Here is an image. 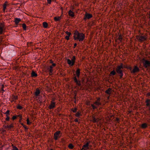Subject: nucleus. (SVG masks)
Returning <instances> with one entry per match:
<instances>
[{"instance_id": "obj_1", "label": "nucleus", "mask_w": 150, "mask_h": 150, "mask_svg": "<svg viewBox=\"0 0 150 150\" xmlns=\"http://www.w3.org/2000/svg\"><path fill=\"white\" fill-rule=\"evenodd\" d=\"M125 67V66L122 64L118 66L117 69L116 71L118 74H120V78H122L123 76L121 69L124 68Z\"/></svg>"}, {"instance_id": "obj_2", "label": "nucleus", "mask_w": 150, "mask_h": 150, "mask_svg": "<svg viewBox=\"0 0 150 150\" xmlns=\"http://www.w3.org/2000/svg\"><path fill=\"white\" fill-rule=\"evenodd\" d=\"M85 35L83 33H80L78 31H76L74 33V38H84Z\"/></svg>"}, {"instance_id": "obj_3", "label": "nucleus", "mask_w": 150, "mask_h": 150, "mask_svg": "<svg viewBox=\"0 0 150 150\" xmlns=\"http://www.w3.org/2000/svg\"><path fill=\"white\" fill-rule=\"evenodd\" d=\"M143 62L144 66L146 68H147L150 67V62L148 60H146L143 59Z\"/></svg>"}, {"instance_id": "obj_4", "label": "nucleus", "mask_w": 150, "mask_h": 150, "mask_svg": "<svg viewBox=\"0 0 150 150\" xmlns=\"http://www.w3.org/2000/svg\"><path fill=\"white\" fill-rule=\"evenodd\" d=\"M75 60V56L73 57V58L71 60H70L69 59H67V62L68 64L71 66H72L74 65Z\"/></svg>"}, {"instance_id": "obj_5", "label": "nucleus", "mask_w": 150, "mask_h": 150, "mask_svg": "<svg viewBox=\"0 0 150 150\" xmlns=\"http://www.w3.org/2000/svg\"><path fill=\"white\" fill-rule=\"evenodd\" d=\"M92 17V14L87 13L85 14L84 16V19L85 20H86L87 19H89L90 18H91Z\"/></svg>"}, {"instance_id": "obj_6", "label": "nucleus", "mask_w": 150, "mask_h": 150, "mask_svg": "<svg viewBox=\"0 0 150 150\" xmlns=\"http://www.w3.org/2000/svg\"><path fill=\"white\" fill-rule=\"evenodd\" d=\"M89 143L88 142L86 143V144L84 145L83 146V147L81 149V150H86L88 149V146H89Z\"/></svg>"}, {"instance_id": "obj_7", "label": "nucleus", "mask_w": 150, "mask_h": 150, "mask_svg": "<svg viewBox=\"0 0 150 150\" xmlns=\"http://www.w3.org/2000/svg\"><path fill=\"white\" fill-rule=\"evenodd\" d=\"M60 133V131L56 132L54 134V137L55 139L57 140L58 138L59 137V135Z\"/></svg>"}, {"instance_id": "obj_8", "label": "nucleus", "mask_w": 150, "mask_h": 150, "mask_svg": "<svg viewBox=\"0 0 150 150\" xmlns=\"http://www.w3.org/2000/svg\"><path fill=\"white\" fill-rule=\"evenodd\" d=\"M139 71V68L137 66L135 67L133 69H132V73H135L138 72Z\"/></svg>"}, {"instance_id": "obj_9", "label": "nucleus", "mask_w": 150, "mask_h": 150, "mask_svg": "<svg viewBox=\"0 0 150 150\" xmlns=\"http://www.w3.org/2000/svg\"><path fill=\"white\" fill-rule=\"evenodd\" d=\"M4 26V25L2 23L0 24V34H1L3 31V28Z\"/></svg>"}, {"instance_id": "obj_10", "label": "nucleus", "mask_w": 150, "mask_h": 150, "mask_svg": "<svg viewBox=\"0 0 150 150\" xmlns=\"http://www.w3.org/2000/svg\"><path fill=\"white\" fill-rule=\"evenodd\" d=\"M21 21V19L20 18H16L15 19L14 22L15 24L17 25L19 22Z\"/></svg>"}, {"instance_id": "obj_11", "label": "nucleus", "mask_w": 150, "mask_h": 150, "mask_svg": "<svg viewBox=\"0 0 150 150\" xmlns=\"http://www.w3.org/2000/svg\"><path fill=\"white\" fill-rule=\"evenodd\" d=\"M99 119L96 118L94 116H93L92 117V121L94 122H97L99 121Z\"/></svg>"}, {"instance_id": "obj_12", "label": "nucleus", "mask_w": 150, "mask_h": 150, "mask_svg": "<svg viewBox=\"0 0 150 150\" xmlns=\"http://www.w3.org/2000/svg\"><path fill=\"white\" fill-rule=\"evenodd\" d=\"M112 92V90L110 88H109L108 89L106 90L105 92L108 94H110Z\"/></svg>"}, {"instance_id": "obj_13", "label": "nucleus", "mask_w": 150, "mask_h": 150, "mask_svg": "<svg viewBox=\"0 0 150 150\" xmlns=\"http://www.w3.org/2000/svg\"><path fill=\"white\" fill-rule=\"evenodd\" d=\"M147 127V125L146 123L142 124L141 125V127L143 128H146Z\"/></svg>"}, {"instance_id": "obj_14", "label": "nucleus", "mask_w": 150, "mask_h": 150, "mask_svg": "<svg viewBox=\"0 0 150 150\" xmlns=\"http://www.w3.org/2000/svg\"><path fill=\"white\" fill-rule=\"evenodd\" d=\"M54 102H52L49 106V108L50 109L53 108L54 107Z\"/></svg>"}, {"instance_id": "obj_15", "label": "nucleus", "mask_w": 150, "mask_h": 150, "mask_svg": "<svg viewBox=\"0 0 150 150\" xmlns=\"http://www.w3.org/2000/svg\"><path fill=\"white\" fill-rule=\"evenodd\" d=\"M69 14L71 17H73L74 16V13L71 10H70L69 12Z\"/></svg>"}, {"instance_id": "obj_16", "label": "nucleus", "mask_w": 150, "mask_h": 150, "mask_svg": "<svg viewBox=\"0 0 150 150\" xmlns=\"http://www.w3.org/2000/svg\"><path fill=\"white\" fill-rule=\"evenodd\" d=\"M43 27L45 28H46L48 26V24L47 23L44 22L43 23Z\"/></svg>"}, {"instance_id": "obj_17", "label": "nucleus", "mask_w": 150, "mask_h": 150, "mask_svg": "<svg viewBox=\"0 0 150 150\" xmlns=\"http://www.w3.org/2000/svg\"><path fill=\"white\" fill-rule=\"evenodd\" d=\"M60 17H54V19L55 21H59L61 19Z\"/></svg>"}, {"instance_id": "obj_18", "label": "nucleus", "mask_w": 150, "mask_h": 150, "mask_svg": "<svg viewBox=\"0 0 150 150\" xmlns=\"http://www.w3.org/2000/svg\"><path fill=\"white\" fill-rule=\"evenodd\" d=\"M31 76L32 77H35L37 76V75L34 71H32L31 73Z\"/></svg>"}, {"instance_id": "obj_19", "label": "nucleus", "mask_w": 150, "mask_h": 150, "mask_svg": "<svg viewBox=\"0 0 150 150\" xmlns=\"http://www.w3.org/2000/svg\"><path fill=\"white\" fill-rule=\"evenodd\" d=\"M122 38H117L115 39V40L117 42L119 43L120 42H121L122 40Z\"/></svg>"}, {"instance_id": "obj_20", "label": "nucleus", "mask_w": 150, "mask_h": 150, "mask_svg": "<svg viewBox=\"0 0 150 150\" xmlns=\"http://www.w3.org/2000/svg\"><path fill=\"white\" fill-rule=\"evenodd\" d=\"M66 33L67 34V35L66 36L65 38H69L71 34V33L69 32L68 31H66Z\"/></svg>"}, {"instance_id": "obj_21", "label": "nucleus", "mask_w": 150, "mask_h": 150, "mask_svg": "<svg viewBox=\"0 0 150 150\" xmlns=\"http://www.w3.org/2000/svg\"><path fill=\"white\" fill-rule=\"evenodd\" d=\"M80 74V70L78 69L76 71V74L77 77L79 76Z\"/></svg>"}, {"instance_id": "obj_22", "label": "nucleus", "mask_w": 150, "mask_h": 150, "mask_svg": "<svg viewBox=\"0 0 150 150\" xmlns=\"http://www.w3.org/2000/svg\"><path fill=\"white\" fill-rule=\"evenodd\" d=\"M40 92L39 90L37 89L35 92V95H36V96H38L39 94H40Z\"/></svg>"}, {"instance_id": "obj_23", "label": "nucleus", "mask_w": 150, "mask_h": 150, "mask_svg": "<svg viewBox=\"0 0 150 150\" xmlns=\"http://www.w3.org/2000/svg\"><path fill=\"white\" fill-rule=\"evenodd\" d=\"M75 40H78L79 41H83L84 38H74Z\"/></svg>"}, {"instance_id": "obj_24", "label": "nucleus", "mask_w": 150, "mask_h": 150, "mask_svg": "<svg viewBox=\"0 0 150 150\" xmlns=\"http://www.w3.org/2000/svg\"><path fill=\"white\" fill-rule=\"evenodd\" d=\"M94 103L96 105H101V103H100L99 101H96Z\"/></svg>"}, {"instance_id": "obj_25", "label": "nucleus", "mask_w": 150, "mask_h": 150, "mask_svg": "<svg viewBox=\"0 0 150 150\" xmlns=\"http://www.w3.org/2000/svg\"><path fill=\"white\" fill-rule=\"evenodd\" d=\"M22 27H23V29L24 30H26V25L25 23H23L22 24Z\"/></svg>"}, {"instance_id": "obj_26", "label": "nucleus", "mask_w": 150, "mask_h": 150, "mask_svg": "<svg viewBox=\"0 0 150 150\" xmlns=\"http://www.w3.org/2000/svg\"><path fill=\"white\" fill-rule=\"evenodd\" d=\"M110 74L111 75H114L115 74V71H113L111 72Z\"/></svg>"}, {"instance_id": "obj_27", "label": "nucleus", "mask_w": 150, "mask_h": 150, "mask_svg": "<svg viewBox=\"0 0 150 150\" xmlns=\"http://www.w3.org/2000/svg\"><path fill=\"white\" fill-rule=\"evenodd\" d=\"M69 148L71 149H72L73 148V145L71 144H70L69 145Z\"/></svg>"}, {"instance_id": "obj_28", "label": "nucleus", "mask_w": 150, "mask_h": 150, "mask_svg": "<svg viewBox=\"0 0 150 150\" xmlns=\"http://www.w3.org/2000/svg\"><path fill=\"white\" fill-rule=\"evenodd\" d=\"M7 6H6L5 5H3V10L4 12L5 11V9L6 8V7Z\"/></svg>"}, {"instance_id": "obj_29", "label": "nucleus", "mask_w": 150, "mask_h": 150, "mask_svg": "<svg viewBox=\"0 0 150 150\" xmlns=\"http://www.w3.org/2000/svg\"><path fill=\"white\" fill-rule=\"evenodd\" d=\"M48 69L49 71L50 74V75H51L52 74V69H48Z\"/></svg>"}, {"instance_id": "obj_30", "label": "nucleus", "mask_w": 150, "mask_h": 150, "mask_svg": "<svg viewBox=\"0 0 150 150\" xmlns=\"http://www.w3.org/2000/svg\"><path fill=\"white\" fill-rule=\"evenodd\" d=\"M146 105L149 107V110L150 111V103H146Z\"/></svg>"}, {"instance_id": "obj_31", "label": "nucleus", "mask_w": 150, "mask_h": 150, "mask_svg": "<svg viewBox=\"0 0 150 150\" xmlns=\"http://www.w3.org/2000/svg\"><path fill=\"white\" fill-rule=\"evenodd\" d=\"M138 39H139V40H146V38H138Z\"/></svg>"}, {"instance_id": "obj_32", "label": "nucleus", "mask_w": 150, "mask_h": 150, "mask_svg": "<svg viewBox=\"0 0 150 150\" xmlns=\"http://www.w3.org/2000/svg\"><path fill=\"white\" fill-rule=\"evenodd\" d=\"M91 105L93 109H95L97 108V107L94 106L93 104H92Z\"/></svg>"}, {"instance_id": "obj_33", "label": "nucleus", "mask_w": 150, "mask_h": 150, "mask_svg": "<svg viewBox=\"0 0 150 150\" xmlns=\"http://www.w3.org/2000/svg\"><path fill=\"white\" fill-rule=\"evenodd\" d=\"M17 108L20 109H21L22 108V107L20 105H18L17 107Z\"/></svg>"}, {"instance_id": "obj_34", "label": "nucleus", "mask_w": 150, "mask_h": 150, "mask_svg": "<svg viewBox=\"0 0 150 150\" xmlns=\"http://www.w3.org/2000/svg\"><path fill=\"white\" fill-rule=\"evenodd\" d=\"M6 120H8L9 119V117L8 116V115H6Z\"/></svg>"}, {"instance_id": "obj_35", "label": "nucleus", "mask_w": 150, "mask_h": 150, "mask_svg": "<svg viewBox=\"0 0 150 150\" xmlns=\"http://www.w3.org/2000/svg\"><path fill=\"white\" fill-rule=\"evenodd\" d=\"M4 87V85H2L1 86V89L2 91H4V90L3 89V88Z\"/></svg>"}, {"instance_id": "obj_36", "label": "nucleus", "mask_w": 150, "mask_h": 150, "mask_svg": "<svg viewBox=\"0 0 150 150\" xmlns=\"http://www.w3.org/2000/svg\"><path fill=\"white\" fill-rule=\"evenodd\" d=\"M27 124L28 125H30V122H29V120L28 119L27 120Z\"/></svg>"}, {"instance_id": "obj_37", "label": "nucleus", "mask_w": 150, "mask_h": 150, "mask_svg": "<svg viewBox=\"0 0 150 150\" xmlns=\"http://www.w3.org/2000/svg\"><path fill=\"white\" fill-rule=\"evenodd\" d=\"M13 150H18V149L16 147L14 146L13 147Z\"/></svg>"}, {"instance_id": "obj_38", "label": "nucleus", "mask_w": 150, "mask_h": 150, "mask_svg": "<svg viewBox=\"0 0 150 150\" xmlns=\"http://www.w3.org/2000/svg\"><path fill=\"white\" fill-rule=\"evenodd\" d=\"M13 127V126L12 124H11L10 125H8V129H10L12 127Z\"/></svg>"}, {"instance_id": "obj_39", "label": "nucleus", "mask_w": 150, "mask_h": 150, "mask_svg": "<svg viewBox=\"0 0 150 150\" xmlns=\"http://www.w3.org/2000/svg\"><path fill=\"white\" fill-rule=\"evenodd\" d=\"M76 110L77 108H74V109L72 110L73 111V112H76Z\"/></svg>"}, {"instance_id": "obj_40", "label": "nucleus", "mask_w": 150, "mask_h": 150, "mask_svg": "<svg viewBox=\"0 0 150 150\" xmlns=\"http://www.w3.org/2000/svg\"><path fill=\"white\" fill-rule=\"evenodd\" d=\"M74 81L76 83L77 82V81H77V80L76 77H75L74 78Z\"/></svg>"}, {"instance_id": "obj_41", "label": "nucleus", "mask_w": 150, "mask_h": 150, "mask_svg": "<svg viewBox=\"0 0 150 150\" xmlns=\"http://www.w3.org/2000/svg\"><path fill=\"white\" fill-rule=\"evenodd\" d=\"M9 110H8L6 111V112L5 113V114H6V115H8L9 114Z\"/></svg>"}, {"instance_id": "obj_42", "label": "nucleus", "mask_w": 150, "mask_h": 150, "mask_svg": "<svg viewBox=\"0 0 150 150\" xmlns=\"http://www.w3.org/2000/svg\"><path fill=\"white\" fill-rule=\"evenodd\" d=\"M146 103H150V100L147 99L146 101Z\"/></svg>"}, {"instance_id": "obj_43", "label": "nucleus", "mask_w": 150, "mask_h": 150, "mask_svg": "<svg viewBox=\"0 0 150 150\" xmlns=\"http://www.w3.org/2000/svg\"><path fill=\"white\" fill-rule=\"evenodd\" d=\"M79 115H80V113L79 112H77L76 114V116H77V117L79 116Z\"/></svg>"}, {"instance_id": "obj_44", "label": "nucleus", "mask_w": 150, "mask_h": 150, "mask_svg": "<svg viewBox=\"0 0 150 150\" xmlns=\"http://www.w3.org/2000/svg\"><path fill=\"white\" fill-rule=\"evenodd\" d=\"M47 1L48 4H50L51 2V0H47Z\"/></svg>"}, {"instance_id": "obj_45", "label": "nucleus", "mask_w": 150, "mask_h": 150, "mask_svg": "<svg viewBox=\"0 0 150 150\" xmlns=\"http://www.w3.org/2000/svg\"><path fill=\"white\" fill-rule=\"evenodd\" d=\"M16 118V116H13V117H12V119L13 120H14Z\"/></svg>"}, {"instance_id": "obj_46", "label": "nucleus", "mask_w": 150, "mask_h": 150, "mask_svg": "<svg viewBox=\"0 0 150 150\" xmlns=\"http://www.w3.org/2000/svg\"><path fill=\"white\" fill-rule=\"evenodd\" d=\"M76 84L79 86H80L81 85V84L80 83V82H78L77 81V82H76Z\"/></svg>"}, {"instance_id": "obj_47", "label": "nucleus", "mask_w": 150, "mask_h": 150, "mask_svg": "<svg viewBox=\"0 0 150 150\" xmlns=\"http://www.w3.org/2000/svg\"><path fill=\"white\" fill-rule=\"evenodd\" d=\"M4 127H5V128H8V125H5L4 126Z\"/></svg>"}, {"instance_id": "obj_48", "label": "nucleus", "mask_w": 150, "mask_h": 150, "mask_svg": "<svg viewBox=\"0 0 150 150\" xmlns=\"http://www.w3.org/2000/svg\"><path fill=\"white\" fill-rule=\"evenodd\" d=\"M8 2L7 1H6L3 5H5L6 6H7V3Z\"/></svg>"}, {"instance_id": "obj_49", "label": "nucleus", "mask_w": 150, "mask_h": 150, "mask_svg": "<svg viewBox=\"0 0 150 150\" xmlns=\"http://www.w3.org/2000/svg\"><path fill=\"white\" fill-rule=\"evenodd\" d=\"M8 2L7 1H6L3 5H5L6 6H7V3Z\"/></svg>"}, {"instance_id": "obj_50", "label": "nucleus", "mask_w": 150, "mask_h": 150, "mask_svg": "<svg viewBox=\"0 0 150 150\" xmlns=\"http://www.w3.org/2000/svg\"><path fill=\"white\" fill-rule=\"evenodd\" d=\"M55 65H56V64H55L53 63L52 64V67H54V66H55Z\"/></svg>"}, {"instance_id": "obj_51", "label": "nucleus", "mask_w": 150, "mask_h": 150, "mask_svg": "<svg viewBox=\"0 0 150 150\" xmlns=\"http://www.w3.org/2000/svg\"><path fill=\"white\" fill-rule=\"evenodd\" d=\"M52 66H50V68H48V69H52Z\"/></svg>"}, {"instance_id": "obj_52", "label": "nucleus", "mask_w": 150, "mask_h": 150, "mask_svg": "<svg viewBox=\"0 0 150 150\" xmlns=\"http://www.w3.org/2000/svg\"><path fill=\"white\" fill-rule=\"evenodd\" d=\"M119 119L118 118H116V121L118 122V121H119Z\"/></svg>"}, {"instance_id": "obj_53", "label": "nucleus", "mask_w": 150, "mask_h": 150, "mask_svg": "<svg viewBox=\"0 0 150 150\" xmlns=\"http://www.w3.org/2000/svg\"><path fill=\"white\" fill-rule=\"evenodd\" d=\"M75 122H77L78 121V119H76L75 120Z\"/></svg>"}, {"instance_id": "obj_54", "label": "nucleus", "mask_w": 150, "mask_h": 150, "mask_svg": "<svg viewBox=\"0 0 150 150\" xmlns=\"http://www.w3.org/2000/svg\"><path fill=\"white\" fill-rule=\"evenodd\" d=\"M77 45V44L76 43H75L74 44V47H75Z\"/></svg>"}, {"instance_id": "obj_55", "label": "nucleus", "mask_w": 150, "mask_h": 150, "mask_svg": "<svg viewBox=\"0 0 150 150\" xmlns=\"http://www.w3.org/2000/svg\"><path fill=\"white\" fill-rule=\"evenodd\" d=\"M100 98H98L97 99V101H99V100H100Z\"/></svg>"}, {"instance_id": "obj_56", "label": "nucleus", "mask_w": 150, "mask_h": 150, "mask_svg": "<svg viewBox=\"0 0 150 150\" xmlns=\"http://www.w3.org/2000/svg\"><path fill=\"white\" fill-rule=\"evenodd\" d=\"M52 62H52V61L51 60H50V62L51 63H52Z\"/></svg>"}, {"instance_id": "obj_57", "label": "nucleus", "mask_w": 150, "mask_h": 150, "mask_svg": "<svg viewBox=\"0 0 150 150\" xmlns=\"http://www.w3.org/2000/svg\"><path fill=\"white\" fill-rule=\"evenodd\" d=\"M66 38L67 39V40H69V38Z\"/></svg>"}, {"instance_id": "obj_58", "label": "nucleus", "mask_w": 150, "mask_h": 150, "mask_svg": "<svg viewBox=\"0 0 150 150\" xmlns=\"http://www.w3.org/2000/svg\"><path fill=\"white\" fill-rule=\"evenodd\" d=\"M23 126L25 128H26V127H25V126H24V125Z\"/></svg>"}, {"instance_id": "obj_59", "label": "nucleus", "mask_w": 150, "mask_h": 150, "mask_svg": "<svg viewBox=\"0 0 150 150\" xmlns=\"http://www.w3.org/2000/svg\"><path fill=\"white\" fill-rule=\"evenodd\" d=\"M23 126L25 128H26V127H25V126H24V125Z\"/></svg>"}, {"instance_id": "obj_60", "label": "nucleus", "mask_w": 150, "mask_h": 150, "mask_svg": "<svg viewBox=\"0 0 150 150\" xmlns=\"http://www.w3.org/2000/svg\"><path fill=\"white\" fill-rule=\"evenodd\" d=\"M23 126L25 128H26V127H25V126H24V125Z\"/></svg>"}, {"instance_id": "obj_61", "label": "nucleus", "mask_w": 150, "mask_h": 150, "mask_svg": "<svg viewBox=\"0 0 150 150\" xmlns=\"http://www.w3.org/2000/svg\"><path fill=\"white\" fill-rule=\"evenodd\" d=\"M23 126L25 128H26V127H25V126H24V125Z\"/></svg>"}, {"instance_id": "obj_62", "label": "nucleus", "mask_w": 150, "mask_h": 150, "mask_svg": "<svg viewBox=\"0 0 150 150\" xmlns=\"http://www.w3.org/2000/svg\"><path fill=\"white\" fill-rule=\"evenodd\" d=\"M140 38H145L144 37H141Z\"/></svg>"}, {"instance_id": "obj_63", "label": "nucleus", "mask_w": 150, "mask_h": 150, "mask_svg": "<svg viewBox=\"0 0 150 150\" xmlns=\"http://www.w3.org/2000/svg\"><path fill=\"white\" fill-rule=\"evenodd\" d=\"M22 125H23H23H23V124H22Z\"/></svg>"}, {"instance_id": "obj_64", "label": "nucleus", "mask_w": 150, "mask_h": 150, "mask_svg": "<svg viewBox=\"0 0 150 150\" xmlns=\"http://www.w3.org/2000/svg\"><path fill=\"white\" fill-rule=\"evenodd\" d=\"M18 116H20V117H21V116L20 115H18Z\"/></svg>"}]
</instances>
